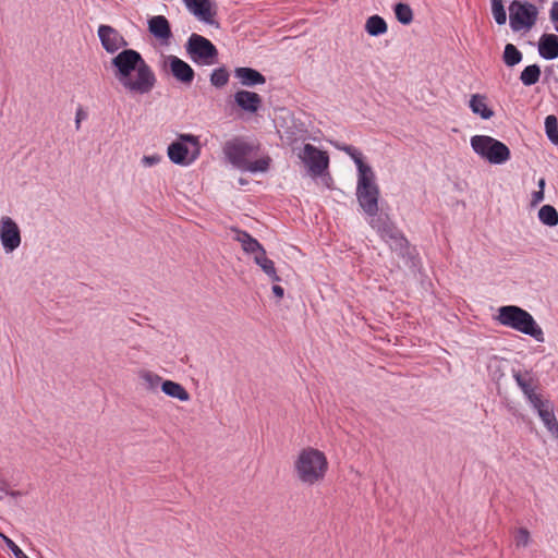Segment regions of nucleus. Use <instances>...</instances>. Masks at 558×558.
<instances>
[{"mask_svg": "<svg viewBox=\"0 0 558 558\" xmlns=\"http://www.w3.org/2000/svg\"><path fill=\"white\" fill-rule=\"evenodd\" d=\"M328 469L326 454L313 447L301 449L293 461L294 476L304 486H315L324 482Z\"/></svg>", "mask_w": 558, "mask_h": 558, "instance_id": "nucleus-2", "label": "nucleus"}, {"mask_svg": "<svg viewBox=\"0 0 558 558\" xmlns=\"http://www.w3.org/2000/svg\"><path fill=\"white\" fill-rule=\"evenodd\" d=\"M339 149L343 150L347 155H349L357 168V175L364 174L366 172L373 171L372 167L366 165L363 161L362 153L351 145H343L339 147Z\"/></svg>", "mask_w": 558, "mask_h": 558, "instance_id": "nucleus-26", "label": "nucleus"}, {"mask_svg": "<svg viewBox=\"0 0 558 558\" xmlns=\"http://www.w3.org/2000/svg\"><path fill=\"white\" fill-rule=\"evenodd\" d=\"M298 156L307 167L308 173L314 178L323 175L328 169V154L312 144H305L298 153Z\"/></svg>", "mask_w": 558, "mask_h": 558, "instance_id": "nucleus-9", "label": "nucleus"}, {"mask_svg": "<svg viewBox=\"0 0 558 558\" xmlns=\"http://www.w3.org/2000/svg\"><path fill=\"white\" fill-rule=\"evenodd\" d=\"M254 262L262 268V270L269 277L271 281H280V277L277 274L275 263L267 257L266 251H264L260 255L255 256Z\"/></svg>", "mask_w": 558, "mask_h": 558, "instance_id": "nucleus-27", "label": "nucleus"}, {"mask_svg": "<svg viewBox=\"0 0 558 558\" xmlns=\"http://www.w3.org/2000/svg\"><path fill=\"white\" fill-rule=\"evenodd\" d=\"M233 232L235 233L234 239L241 244L242 250L246 254H251L253 259L265 251L263 245L246 231L233 229Z\"/></svg>", "mask_w": 558, "mask_h": 558, "instance_id": "nucleus-20", "label": "nucleus"}, {"mask_svg": "<svg viewBox=\"0 0 558 558\" xmlns=\"http://www.w3.org/2000/svg\"><path fill=\"white\" fill-rule=\"evenodd\" d=\"M148 31L157 39L168 43L172 37L169 21L163 15H155L148 20Z\"/></svg>", "mask_w": 558, "mask_h": 558, "instance_id": "nucleus-19", "label": "nucleus"}, {"mask_svg": "<svg viewBox=\"0 0 558 558\" xmlns=\"http://www.w3.org/2000/svg\"><path fill=\"white\" fill-rule=\"evenodd\" d=\"M167 63L171 74L175 77L177 81L184 85L192 84L195 72L189 63L172 54L167 57Z\"/></svg>", "mask_w": 558, "mask_h": 558, "instance_id": "nucleus-14", "label": "nucleus"}, {"mask_svg": "<svg viewBox=\"0 0 558 558\" xmlns=\"http://www.w3.org/2000/svg\"><path fill=\"white\" fill-rule=\"evenodd\" d=\"M199 155V141L192 134H181L179 141L168 146V157L177 165H190Z\"/></svg>", "mask_w": 558, "mask_h": 558, "instance_id": "nucleus-6", "label": "nucleus"}, {"mask_svg": "<svg viewBox=\"0 0 558 558\" xmlns=\"http://www.w3.org/2000/svg\"><path fill=\"white\" fill-rule=\"evenodd\" d=\"M234 74L242 85L248 87L262 85L266 82L265 76L252 68H236Z\"/></svg>", "mask_w": 558, "mask_h": 558, "instance_id": "nucleus-22", "label": "nucleus"}, {"mask_svg": "<svg viewBox=\"0 0 558 558\" xmlns=\"http://www.w3.org/2000/svg\"><path fill=\"white\" fill-rule=\"evenodd\" d=\"M538 52L546 60L558 58V36L555 34H544L539 38Z\"/></svg>", "mask_w": 558, "mask_h": 558, "instance_id": "nucleus-21", "label": "nucleus"}, {"mask_svg": "<svg viewBox=\"0 0 558 558\" xmlns=\"http://www.w3.org/2000/svg\"><path fill=\"white\" fill-rule=\"evenodd\" d=\"M374 171L357 175L356 197L360 206L371 217L377 216L379 187Z\"/></svg>", "mask_w": 558, "mask_h": 558, "instance_id": "nucleus-5", "label": "nucleus"}, {"mask_svg": "<svg viewBox=\"0 0 558 558\" xmlns=\"http://www.w3.org/2000/svg\"><path fill=\"white\" fill-rule=\"evenodd\" d=\"M522 60V53L512 44H507L504 51V62L508 66H513L520 63Z\"/></svg>", "mask_w": 558, "mask_h": 558, "instance_id": "nucleus-31", "label": "nucleus"}, {"mask_svg": "<svg viewBox=\"0 0 558 558\" xmlns=\"http://www.w3.org/2000/svg\"><path fill=\"white\" fill-rule=\"evenodd\" d=\"M531 542L530 532L525 527H520L514 533V543L517 547H526Z\"/></svg>", "mask_w": 558, "mask_h": 558, "instance_id": "nucleus-37", "label": "nucleus"}, {"mask_svg": "<svg viewBox=\"0 0 558 558\" xmlns=\"http://www.w3.org/2000/svg\"><path fill=\"white\" fill-rule=\"evenodd\" d=\"M98 37L104 49L109 53L117 52L120 48L128 46L123 36L109 25H100L98 27Z\"/></svg>", "mask_w": 558, "mask_h": 558, "instance_id": "nucleus-13", "label": "nucleus"}, {"mask_svg": "<svg viewBox=\"0 0 558 558\" xmlns=\"http://www.w3.org/2000/svg\"><path fill=\"white\" fill-rule=\"evenodd\" d=\"M161 390L169 397L178 399L180 401H189L190 393L187 390L179 383L172 380H163L161 385Z\"/></svg>", "mask_w": 558, "mask_h": 558, "instance_id": "nucleus-25", "label": "nucleus"}, {"mask_svg": "<svg viewBox=\"0 0 558 558\" xmlns=\"http://www.w3.org/2000/svg\"><path fill=\"white\" fill-rule=\"evenodd\" d=\"M185 49L191 60L199 65H213L217 63L218 50L206 37L192 34L187 39Z\"/></svg>", "mask_w": 558, "mask_h": 558, "instance_id": "nucleus-7", "label": "nucleus"}, {"mask_svg": "<svg viewBox=\"0 0 558 558\" xmlns=\"http://www.w3.org/2000/svg\"><path fill=\"white\" fill-rule=\"evenodd\" d=\"M388 29L386 21L379 15H372L366 20L365 31L371 36H380Z\"/></svg>", "mask_w": 558, "mask_h": 558, "instance_id": "nucleus-28", "label": "nucleus"}, {"mask_svg": "<svg viewBox=\"0 0 558 558\" xmlns=\"http://www.w3.org/2000/svg\"><path fill=\"white\" fill-rule=\"evenodd\" d=\"M113 76L130 95H146L156 85V75L140 52L124 49L111 60Z\"/></svg>", "mask_w": 558, "mask_h": 558, "instance_id": "nucleus-1", "label": "nucleus"}, {"mask_svg": "<svg viewBox=\"0 0 558 558\" xmlns=\"http://www.w3.org/2000/svg\"><path fill=\"white\" fill-rule=\"evenodd\" d=\"M395 14L397 20L403 24L409 25L413 21V11L409 4L398 3L395 5Z\"/></svg>", "mask_w": 558, "mask_h": 558, "instance_id": "nucleus-33", "label": "nucleus"}, {"mask_svg": "<svg viewBox=\"0 0 558 558\" xmlns=\"http://www.w3.org/2000/svg\"><path fill=\"white\" fill-rule=\"evenodd\" d=\"M545 132L548 140L558 145V120L555 116L550 114L545 118Z\"/></svg>", "mask_w": 558, "mask_h": 558, "instance_id": "nucleus-32", "label": "nucleus"}, {"mask_svg": "<svg viewBox=\"0 0 558 558\" xmlns=\"http://www.w3.org/2000/svg\"><path fill=\"white\" fill-rule=\"evenodd\" d=\"M492 14L498 25H504L507 22V13L504 5V0H490Z\"/></svg>", "mask_w": 558, "mask_h": 558, "instance_id": "nucleus-34", "label": "nucleus"}, {"mask_svg": "<svg viewBox=\"0 0 558 558\" xmlns=\"http://www.w3.org/2000/svg\"><path fill=\"white\" fill-rule=\"evenodd\" d=\"M270 157H263L260 159H257L255 161H248L246 165L242 168V170L250 171V172H266L269 169L270 166Z\"/></svg>", "mask_w": 558, "mask_h": 558, "instance_id": "nucleus-35", "label": "nucleus"}, {"mask_svg": "<svg viewBox=\"0 0 558 558\" xmlns=\"http://www.w3.org/2000/svg\"><path fill=\"white\" fill-rule=\"evenodd\" d=\"M160 160H161V156L155 154V155L144 156L142 158V163L145 167H153V166H156L157 163H159Z\"/></svg>", "mask_w": 558, "mask_h": 558, "instance_id": "nucleus-39", "label": "nucleus"}, {"mask_svg": "<svg viewBox=\"0 0 558 558\" xmlns=\"http://www.w3.org/2000/svg\"><path fill=\"white\" fill-rule=\"evenodd\" d=\"M0 536L4 541L5 545L11 549L15 558H28L11 538L1 533Z\"/></svg>", "mask_w": 558, "mask_h": 558, "instance_id": "nucleus-38", "label": "nucleus"}, {"mask_svg": "<svg viewBox=\"0 0 558 558\" xmlns=\"http://www.w3.org/2000/svg\"><path fill=\"white\" fill-rule=\"evenodd\" d=\"M471 147L481 158L493 165H502L511 157L506 144L488 135L472 136Z\"/></svg>", "mask_w": 558, "mask_h": 558, "instance_id": "nucleus-4", "label": "nucleus"}, {"mask_svg": "<svg viewBox=\"0 0 558 558\" xmlns=\"http://www.w3.org/2000/svg\"><path fill=\"white\" fill-rule=\"evenodd\" d=\"M486 100V96L474 94L470 99L469 106L474 114L488 120L494 116V111L488 108Z\"/></svg>", "mask_w": 558, "mask_h": 558, "instance_id": "nucleus-23", "label": "nucleus"}, {"mask_svg": "<svg viewBox=\"0 0 558 558\" xmlns=\"http://www.w3.org/2000/svg\"><path fill=\"white\" fill-rule=\"evenodd\" d=\"M254 148L253 144L241 137H235L225 144L223 154L234 167L242 170L248 160L247 157Z\"/></svg>", "mask_w": 558, "mask_h": 558, "instance_id": "nucleus-11", "label": "nucleus"}, {"mask_svg": "<svg viewBox=\"0 0 558 558\" xmlns=\"http://www.w3.org/2000/svg\"><path fill=\"white\" fill-rule=\"evenodd\" d=\"M538 219L548 227L558 225V213L551 205H544L538 210Z\"/></svg>", "mask_w": 558, "mask_h": 558, "instance_id": "nucleus-29", "label": "nucleus"}, {"mask_svg": "<svg viewBox=\"0 0 558 558\" xmlns=\"http://www.w3.org/2000/svg\"><path fill=\"white\" fill-rule=\"evenodd\" d=\"M369 225L379 233L384 241L389 243L391 247L403 248L407 245V239L403 236L401 231L388 219L375 216L371 218Z\"/></svg>", "mask_w": 558, "mask_h": 558, "instance_id": "nucleus-10", "label": "nucleus"}, {"mask_svg": "<svg viewBox=\"0 0 558 558\" xmlns=\"http://www.w3.org/2000/svg\"><path fill=\"white\" fill-rule=\"evenodd\" d=\"M0 242L7 254L13 253L21 245V229L9 216L0 218Z\"/></svg>", "mask_w": 558, "mask_h": 558, "instance_id": "nucleus-12", "label": "nucleus"}, {"mask_svg": "<svg viewBox=\"0 0 558 558\" xmlns=\"http://www.w3.org/2000/svg\"><path fill=\"white\" fill-rule=\"evenodd\" d=\"M85 118H86V112L82 108H78L77 111H76V116H75V128H76V130H80L81 122Z\"/></svg>", "mask_w": 558, "mask_h": 558, "instance_id": "nucleus-41", "label": "nucleus"}, {"mask_svg": "<svg viewBox=\"0 0 558 558\" xmlns=\"http://www.w3.org/2000/svg\"><path fill=\"white\" fill-rule=\"evenodd\" d=\"M541 77V69L537 64L527 65L520 75V80L525 86L536 84Z\"/></svg>", "mask_w": 558, "mask_h": 558, "instance_id": "nucleus-30", "label": "nucleus"}, {"mask_svg": "<svg viewBox=\"0 0 558 558\" xmlns=\"http://www.w3.org/2000/svg\"><path fill=\"white\" fill-rule=\"evenodd\" d=\"M189 11L199 21L211 24L214 22L215 12L211 8L210 0H183Z\"/></svg>", "mask_w": 558, "mask_h": 558, "instance_id": "nucleus-18", "label": "nucleus"}, {"mask_svg": "<svg viewBox=\"0 0 558 558\" xmlns=\"http://www.w3.org/2000/svg\"><path fill=\"white\" fill-rule=\"evenodd\" d=\"M500 325L510 327L524 335L533 337L536 341H544V332L533 316L525 310L515 305H506L498 308L496 318Z\"/></svg>", "mask_w": 558, "mask_h": 558, "instance_id": "nucleus-3", "label": "nucleus"}, {"mask_svg": "<svg viewBox=\"0 0 558 558\" xmlns=\"http://www.w3.org/2000/svg\"><path fill=\"white\" fill-rule=\"evenodd\" d=\"M229 81V73L226 69L219 68L213 71L210 75V83L216 87L225 86Z\"/></svg>", "mask_w": 558, "mask_h": 558, "instance_id": "nucleus-36", "label": "nucleus"}, {"mask_svg": "<svg viewBox=\"0 0 558 558\" xmlns=\"http://www.w3.org/2000/svg\"><path fill=\"white\" fill-rule=\"evenodd\" d=\"M235 105L245 112L256 113L262 107V97L254 92L241 89L234 94Z\"/></svg>", "mask_w": 558, "mask_h": 558, "instance_id": "nucleus-16", "label": "nucleus"}, {"mask_svg": "<svg viewBox=\"0 0 558 558\" xmlns=\"http://www.w3.org/2000/svg\"><path fill=\"white\" fill-rule=\"evenodd\" d=\"M137 80H138V78H137V73H136V72H134V73L131 75V81H132V82H137Z\"/></svg>", "mask_w": 558, "mask_h": 558, "instance_id": "nucleus-45", "label": "nucleus"}, {"mask_svg": "<svg viewBox=\"0 0 558 558\" xmlns=\"http://www.w3.org/2000/svg\"><path fill=\"white\" fill-rule=\"evenodd\" d=\"M509 22L513 32L531 29L537 20V8L526 1L513 0L509 5Z\"/></svg>", "mask_w": 558, "mask_h": 558, "instance_id": "nucleus-8", "label": "nucleus"}, {"mask_svg": "<svg viewBox=\"0 0 558 558\" xmlns=\"http://www.w3.org/2000/svg\"><path fill=\"white\" fill-rule=\"evenodd\" d=\"M545 185H546V181H545V179H544V178H541V179L538 180V187H539V190H541V191H544V190H545Z\"/></svg>", "mask_w": 558, "mask_h": 558, "instance_id": "nucleus-44", "label": "nucleus"}, {"mask_svg": "<svg viewBox=\"0 0 558 558\" xmlns=\"http://www.w3.org/2000/svg\"><path fill=\"white\" fill-rule=\"evenodd\" d=\"M533 408L537 411L544 425L547 427L549 433L558 437V422L554 414L553 405L549 401L539 400V403H533Z\"/></svg>", "mask_w": 558, "mask_h": 558, "instance_id": "nucleus-17", "label": "nucleus"}, {"mask_svg": "<svg viewBox=\"0 0 558 558\" xmlns=\"http://www.w3.org/2000/svg\"><path fill=\"white\" fill-rule=\"evenodd\" d=\"M544 201V191H535L532 193V205H537Z\"/></svg>", "mask_w": 558, "mask_h": 558, "instance_id": "nucleus-42", "label": "nucleus"}, {"mask_svg": "<svg viewBox=\"0 0 558 558\" xmlns=\"http://www.w3.org/2000/svg\"><path fill=\"white\" fill-rule=\"evenodd\" d=\"M272 292H274V294H275L277 298H279V299H282V298H283V295H284V290H283V288H282V287H280V286H277V284L272 286Z\"/></svg>", "mask_w": 558, "mask_h": 558, "instance_id": "nucleus-43", "label": "nucleus"}, {"mask_svg": "<svg viewBox=\"0 0 558 558\" xmlns=\"http://www.w3.org/2000/svg\"><path fill=\"white\" fill-rule=\"evenodd\" d=\"M137 376H138V379L141 380V384L142 386L144 387V389H146L147 391H156L158 389V387L162 385L163 380L162 378L156 374L155 372L153 371H149V369H140L137 372Z\"/></svg>", "mask_w": 558, "mask_h": 558, "instance_id": "nucleus-24", "label": "nucleus"}, {"mask_svg": "<svg viewBox=\"0 0 558 558\" xmlns=\"http://www.w3.org/2000/svg\"><path fill=\"white\" fill-rule=\"evenodd\" d=\"M513 378L518 386L521 388L531 404L539 403L542 399L539 395L535 393V379L531 372L513 371Z\"/></svg>", "mask_w": 558, "mask_h": 558, "instance_id": "nucleus-15", "label": "nucleus"}, {"mask_svg": "<svg viewBox=\"0 0 558 558\" xmlns=\"http://www.w3.org/2000/svg\"><path fill=\"white\" fill-rule=\"evenodd\" d=\"M550 21L555 24V29L558 32V1H555L549 12Z\"/></svg>", "mask_w": 558, "mask_h": 558, "instance_id": "nucleus-40", "label": "nucleus"}]
</instances>
